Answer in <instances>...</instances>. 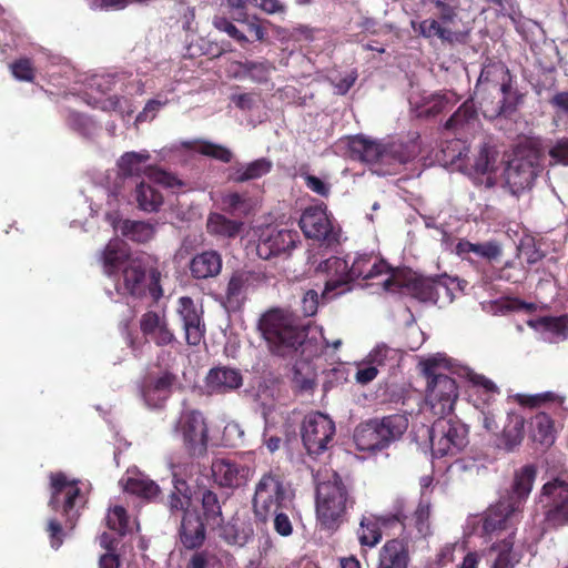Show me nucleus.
Masks as SVG:
<instances>
[{"label": "nucleus", "instance_id": "nucleus-28", "mask_svg": "<svg viewBox=\"0 0 568 568\" xmlns=\"http://www.w3.org/2000/svg\"><path fill=\"white\" fill-rule=\"evenodd\" d=\"M419 34L427 39L437 38L449 45L466 44L469 39L468 31H453L437 19H425L419 23Z\"/></svg>", "mask_w": 568, "mask_h": 568}, {"label": "nucleus", "instance_id": "nucleus-21", "mask_svg": "<svg viewBox=\"0 0 568 568\" xmlns=\"http://www.w3.org/2000/svg\"><path fill=\"white\" fill-rule=\"evenodd\" d=\"M140 329L143 336L159 347L173 346L178 343L165 313L148 311L140 317Z\"/></svg>", "mask_w": 568, "mask_h": 568}, {"label": "nucleus", "instance_id": "nucleus-29", "mask_svg": "<svg viewBox=\"0 0 568 568\" xmlns=\"http://www.w3.org/2000/svg\"><path fill=\"white\" fill-rule=\"evenodd\" d=\"M537 476V469L534 465H525L515 473L511 491L504 496L511 500V504L523 510L524 503L529 496L534 481Z\"/></svg>", "mask_w": 568, "mask_h": 568}, {"label": "nucleus", "instance_id": "nucleus-35", "mask_svg": "<svg viewBox=\"0 0 568 568\" xmlns=\"http://www.w3.org/2000/svg\"><path fill=\"white\" fill-rule=\"evenodd\" d=\"M456 254L463 260H468L470 253L489 262L497 260L501 255V247L495 241L484 243H471L468 240H459L456 244Z\"/></svg>", "mask_w": 568, "mask_h": 568}, {"label": "nucleus", "instance_id": "nucleus-38", "mask_svg": "<svg viewBox=\"0 0 568 568\" xmlns=\"http://www.w3.org/2000/svg\"><path fill=\"white\" fill-rule=\"evenodd\" d=\"M514 545L515 532L510 531L504 539L490 546L489 554L496 555L491 568H514L519 562L514 552Z\"/></svg>", "mask_w": 568, "mask_h": 568}, {"label": "nucleus", "instance_id": "nucleus-24", "mask_svg": "<svg viewBox=\"0 0 568 568\" xmlns=\"http://www.w3.org/2000/svg\"><path fill=\"white\" fill-rule=\"evenodd\" d=\"M504 175L511 193L519 194L524 190L531 187L536 178V169L530 160L514 158L508 161Z\"/></svg>", "mask_w": 568, "mask_h": 568}, {"label": "nucleus", "instance_id": "nucleus-18", "mask_svg": "<svg viewBox=\"0 0 568 568\" xmlns=\"http://www.w3.org/2000/svg\"><path fill=\"white\" fill-rule=\"evenodd\" d=\"M298 225L307 239L327 243L337 241L338 235L334 232L326 206L323 204L306 207L300 217Z\"/></svg>", "mask_w": 568, "mask_h": 568}, {"label": "nucleus", "instance_id": "nucleus-41", "mask_svg": "<svg viewBox=\"0 0 568 568\" xmlns=\"http://www.w3.org/2000/svg\"><path fill=\"white\" fill-rule=\"evenodd\" d=\"M138 207L144 212H158L163 204L162 193L151 184L141 182L134 190Z\"/></svg>", "mask_w": 568, "mask_h": 568}, {"label": "nucleus", "instance_id": "nucleus-62", "mask_svg": "<svg viewBox=\"0 0 568 568\" xmlns=\"http://www.w3.org/2000/svg\"><path fill=\"white\" fill-rule=\"evenodd\" d=\"M499 410L493 406L491 402L484 403L479 412V420L487 432H496L499 427L497 423Z\"/></svg>", "mask_w": 568, "mask_h": 568}, {"label": "nucleus", "instance_id": "nucleus-53", "mask_svg": "<svg viewBox=\"0 0 568 568\" xmlns=\"http://www.w3.org/2000/svg\"><path fill=\"white\" fill-rule=\"evenodd\" d=\"M497 158L498 152L495 150V148L488 144H484L480 146L475 158L473 169L478 174L491 173L496 170Z\"/></svg>", "mask_w": 568, "mask_h": 568}, {"label": "nucleus", "instance_id": "nucleus-10", "mask_svg": "<svg viewBox=\"0 0 568 568\" xmlns=\"http://www.w3.org/2000/svg\"><path fill=\"white\" fill-rule=\"evenodd\" d=\"M336 433L335 423L321 412H311L305 415L301 436L303 445L310 456H320L333 446Z\"/></svg>", "mask_w": 568, "mask_h": 568}, {"label": "nucleus", "instance_id": "nucleus-16", "mask_svg": "<svg viewBox=\"0 0 568 568\" xmlns=\"http://www.w3.org/2000/svg\"><path fill=\"white\" fill-rule=\"evenodd\" d=\"M176 314L181 321L186 344L200 345L206 333L203 307L197 305L192 297L181 296L178 300Z\"/></svg>", "mask_w": 568, "mask_h": 568}, {"label": "nucleus", "instance_id": "nucleus-19", "mask_svg": "<svg viewBox=\"0 0 568 568\" xmlns=\"http://www.w3.org/2000/svg\"><path fill=\"white\" fill-rule=\"evenodd\" d=\"M262 278V274L253 270L234 271L226 285L223 297L224 307L229 311H239L246 300L248 288L255 286Z\"/></svg>", "mask_w": 568, "mask_h": 568}, {"label": "nucleus", "instance_id": "nucleus-42", "mask_svg": "<svg viewBox=\"0 0 568 568\" xmlns=\"http://www.w3.org/2000/svg\"><path fill=\"white\" fill-rule=\"evenodd\" d=\"M477 119V110L473 99H467L444 123V129L457 133Z\"/></svg>", "mask_w": 568, "mask_h": 568}, {"label": "nucleus", "instance_id": "nucleus-2", "mask_svg": "<svg viewBox=\"0 0 568 568\" xmlns=\"http://www.w3.org/2000/svg\"><path fill=\"white\" fill-rule=\"evenodd\" d=\"M354 505L355 498L338 473L332 471L316 484V516L322 527L336 529Z\"/></svg>", "mask_w": 568, "mask_h": 568}, {"label": "nucleus", "instance_id": "nucleus-3", "mask_svg": "<svg viewBox=\"0 0 568 568\" xmlns=\"http://www.w3.org/2000/svg\"><path fill=\"white\" fill-rule=\"evenodd\" d=\"M295 494L282 474L268 471L255 485L252 509L255 520L266 524L272 511L294 508Z\"/></svg>", "mask_w": 568, "mask_h": 568}, {"label": "nucleus", "instance_id": "nucleus-63", "mask_svg": "<svg viewBox=\"0 0 568 568\" xmlns=\"http://www.w3.org/2000/svg\"><path fill=\"white\" fill-rule=\"evenodd\" d=\"M546 329L558 335H567L568 333V316H545L538 321Z\"/></svg>", "mask_w": 568, "mask_h": 568}, {"label": "nucleus", "instance_id": "nucleus-45", "mask_svg": "<svg viewBox=\"0 0 568 568\" xmlns=\"http://www.w3.org/2000/svg\"><path fill=\"white\" fill-rule=\"evenodd\" d=\"M203 517L209 526H221L223 521L222 506L217 494L211 489L201 493Z\"/></svg>", "mask_w": 568, "mask_h": 568}, {"label": "nucleus", "instance_id": "nucleus-31", "mask_svg": "<svg viewBox=\"0 0 568 568\" xmlns=\"http://www.w3.org/2000/svg\"><path fill=\"white\" fill-rule=\"evenodd\" d=\"M409 547L405 539H390L384 544L379 552V567L407 568L409 564Z\"/></svg>", "mask_w": 568, "mask_h": 568}, {"label": "nucleus", "instance_id": "nucleus-47", "mask_svg": "<svg viewBox=\"0 0 568 568\" xmlns=\"http://www.w3.org/2000/svg\"><path fill=\"white\" fill-rule=\"evenodd\" d=\"M150 154L144 152H126L119 162L118 166L124 176H139L144 169V164L150 160Z\"/></svg>", "mask_w": 568, "mask_h": 568}, {"label": "nucleus", "instance_id": "nucleus-1", "mask_svg": "<svg viewBox=\"0 0 568 568\" xmlns=\"http://www.w3.org/2000/svg\"><path fill=\"white\" fill-rule=\"evenodd\" d=\"M258 329L270 351L277 356L287 357L301 349L304 356L312 341L307 339L306 326L288 311L273 308L262 315Z\"/></svg>", "mask_w": 568, "mask_h": 568}, {"label": "nucleus", "instance_id": "nucleus-15", "mask_svg": "<svg viewBox=\"0 0 568 568\" xmlns=\"http://www.w3.org/2000/svg\"><path fill=\"white\" fill-rule=\"evenodd\" d=\"M298 243H301V239L295 230L266 229L258 237L256 254L265 261L282 255H290Z\"/></svg>", "mask_w": 568, "mask_h": 568}, {"label": "nucleus", "instance_id": "nucleus-20", "mask_svg": "<svg viewBox=\"0 0 568 568\" xmlns=\"http://www.w3.org/2000/svg\"><path fill=\"white\" fill-rule=\"evenodd\" d=\"M324 271L327 278L322 293L323 300H333L352 290L354 281L348 272V262L346 260L332 256L324 262Z\"/></svg>", "mask_w": 568, "mask_h": 568}, {"label": "nucleus", "instance_id": "nucleus-33", "mask_svg": "<svg viewBox=\"0 0 568 568\" xmlns=\"http://www.w3.org/2000/svg\"><path fill=\"white\" fill-rule=\"evenodd\" d=\"M384 152L385 165L395 166L413 161L417 156L419 149L414 140H396L386 143Z\"/></svg>", "mask_w": 568, "mask_h": 568}, {"label": "nucleus", "instance_id": "nucleus-44", "mask_svg": "<svg viewBox=\"0 0 568 568\" xmlns=\"http://www.w3.org/2000/svg\"><path fill=\"white\" fill-rule=\"evenodd\" d=\"M531 437L534 442L541 445H550L554 442V420L551 417L544 413H537L530 422Z\"/></svg>", "mask_w": 568, "mask_h": 568}, {"label": "nucleus", "instance_id": "nucleus-56", "mask_svg": "<svg viewBox=\"0 0 568 568\" xmlns=\"http://www.w3.org/2000/svg\"><path fill=\"white\" fill-rule=\"evenodd\" d=\"M12 75L24 82H33L36 79V68L29 58H20L10 64Z\"/></svg>", "mask_w": 568, "mask_h": 568}, {"label": "nucleus", "instance_id": "nucleus-6", "mask_svg": "<svg viewBox=\"0 0 568 568\" xmlns=\"http://www.w3.org/2000/svg\"><path fill=\"white\" fill-rule=\"evenodd\" d=\"M161 272L150 263L149 257L138 256L128 260L122 270L124 291L136 298L149 294L158 302L163 296Z\"/></svg>", "mask_w": 568, "mask_h": 568}, {"label": "nucleus", "instance_id": "nucleus-14", "mask_svg": "<svg viewBox=\"0 0 568 568\" xmlns=\"http://www.w3.org/2000/svg\"><path fill=\"white\" fill-rule=\"evenodd\" d=\"M478 82H494L500 84L503 99L498 108V114H510L521 102V95L513 92V77L508 67L501 61L489 62L481 69Z\"/></svg>", "mask_w": 568, "mask_h": 568}, {"label": "nucleus", "instance_id": "nucleus-43", "mask_svg": "<svg viewBox=\"0 0 568 568\" xmlns=\"http://www.w3.org/2000/svg\"><path fill=\"white\" fill-rule=\"evenodd\" d=\"M358 541L363 547L373 548L382 540V529L377 515L363 516L356 531Z\"/></svg>", "mask_w": 568, "mask_h": 568}, {"label": "nucleus", "instance_id": "nucleus-27", "mask_svg": "<svg viewBox=\"0 0 568 568\" xmlns=\"http://www.w3.org/2000/svg\"><path fill=\"white\" fill-rule=\"evenodd\" d=\"M222 267V256L215 250H206L195 254L189 264L191 276L194 280L214 278L221 274Z\"/></svg>", "mask_w": 568, "mask_h": 568}, {"label": "nucleus", "instance_id": "nucleus-55", "mask_svg": "<svg viewBox=\"0 0 568 568\" xmlns=\"http://www.w3.org/2000/svg\"><path fill=\"white\" fill-rule=\"evenodd\" d=\"M294 508L277 509L272 511L273 527L276 534L282 537H288L293 534V523L291 516H293Z\"/></svg>", "mask_w": 568, "mask_h": 568}, {"label": "nucleus", "instance_id": "nucleus-32", "mask_svg": "<svg viewBox=\"0 0 568 568\" xmlns=\"http://www.w3.org/2000/svg\"><path fill=\"white\" fill-rule=\"evenodd\" d=\"M385 144L371 141L363 136H355L349 142V151L354 159L368 164L385 165Z\"/></svg>", "mask_w": 568, "mask_h": 568}, {"label": "nucleus", "instance_id": "nucleus-37", "mask_svg": "<svg viewBox=\"0 0 568 568\" xmlns=\"http://www.w3.org/2000/svg\"><path fill=\"white\" fill-rule=\"evenodd\" d=\"M458 101L459 97L454 92L435 93L417 109V116L423 119L435 118L450 110Z\"/></svg>", "mask_w": 568, "mask_h": 568}, {"label": "nucleus", "instance_id": "nucleus-59", "mask_svg": "<svg viewBox=\"0 0 568 568\" xmlns=\"http://www.w3.org/2000/svg\"><path fill=\"white\" fill-rule=\"evenodd\" d=\"M455 284H457V278L446 274L435 276V303H437L440 297L452 301L454 297L453 286Z\"/></svg>", "mask_w": 568, "mask_h": 568}, {"label": "nucleus", "instance_id": "nucleus-26", "mask_svg": "<svg viewBox=\"0 0 568 568\" xmlns=\"http://www.w3.org/2000/svg\"><path fill=\"white\" fill-rule=\"evenodd\" d=\"M525 438V417L516 412H508L506 424L497 436L496 446L507 453L515 452Z\"/></svg>", "mask_w": 568, "mask_h": 568}, {"label": "nucleus", "instance_id": "nucleus-57", "mask_svg": "<svg viewBox=\"0 0 568 568\" xmlns=\"http://www.w3.org/2000/svg\"><path fill=\"white\" fill-rule=\"evenodd\" d=\"M516 398L520 405L531 407V408L540 407L542 404L548 403V402H558L559 404H561L564 402L562 397H559L558 395H556L551 392H546V393L536 394V395L518 394Z\"/></svg>", "mask_w": 568, "mask_h": 568}, {"label": "nucleus", "instance_id": "nucleus-39", "mask_svg": "<svg viewBox=\"0 0 568 568\" xmlns=\"http://www.w3.org/2000/svg\"><path fill=\"white\" fill-rule=\"evenodd\" d=\"M273 163L266 158L257 159L247 164H240L233 169L230 179L236 183H243L260 179L271 172Z\"/></svg>", "mask_w": 568, "mask_h": 568}, {"label": "nucleus", "instance_id": "nucleus-12", "mask_svg": "<svg viewBox=\"0 0 568 568\" xmlns=\"http://www.w3.org/2000/svg\"><path fill=\"white\" fill-rule=\"evenodd\" d=\"M541 496L544 505L545 529H557L568 525V481L559 477L544 484Z\"/></svg>", "mask_w": 568, "mask_h": 568}, {"label": "nucleus", "instance_id": "nucleus-25", "mask_svg": "<svg viewBox=\"0 0 568 568\" xmlns=\"http://www.w3.org/2000/svg\"><path fill=\"white\" fill-rule=\"evenodd\" d=\"M180 541L184 548L193 550L203 546L206 539L205 524L196 510H186L183 514L179 529Z\"/></svg>", "mask_w": 568, "mask_h": 568}, {"label": "nucleus", "instance_id": "nucleus-8", "mask_svg": "<svg viewBox=\"0 0 568 568\" xmlns=\"http://www.w3.org/2000/svg\"><path fill=\"white\" fill-rule=\"evenodd\" d=\"M78 484V480L69 479L62 471L50 474L51 496L48 506L54 511H61L71 528L79 517L80 506L84 504V497Z\"/></svg>", "mask_w": 568, "mask_h": 568}, {"label": "nucleus", "instance_id": "nucleus-48", "mask_svg": "<svg viewBox=\"0 0 568 568\" xmlns=\"http://www.w3.org/2000/svg\"><path fill=\"white\" fill-rule=\"evenodd\" d=\"M124 490L138 497L152 500L160 494V487L155 481L145 477H129Z\"/></svg>", "mask_w": 568, "mask_h": 568}, {"label": "nucleus", "instance_id": "nucleus-36", "mask_svg": "<svg viewBox=\"0 0 568 568\" xmlns=\"http://www.w3.org/2000/svg\"><path fill=\"white\" fill-rule=\"evenodd\" d=\"M254 536L251 523L241 518H232L229 523L221 526L220 537L229 545L244 546Z\"/></svg>", "mask_w": 568, "mask_h": 568}, {"label": "nucleus", "instance_id": "nucleus-17", "mask_svg": "<svg viewBox=\"0 0 568 568\" xmlns=\"http://www.w3.org/2000/svg\"><path fill=\"white\" fill-rule=\"evenodd\" d=\"M521 509L511 500L501 497L495 505L490 506L484 515L483 532L491 536L503 530L514 531L516 534V525L520 520Z\"/></svg>", "mask_w": 568, "mask_h": 568}, {"label": "nucleus", "instance_id": "nucleus-9", "mask_svg": "<svg viewBox=\"0 0 568 568\" xmlns=\"http://www.w3.org/2000/svg\"><path fill=\"white\" fill-rule=\"evenodd\" d=\"M176 430L182 436V446L192 459H200L207 454L209 428L202 412L184 410L176 424Z\"/></svg>", "mask_w": 568, "mask_h": 568}, {"label": "nucleus", "instance_id": "nucleus-61", "mask_svg": "<svg viewBox=\"0 0 568 568\" xmlns=\"http://www.w3.org/2000/svg\"><path fill=\"white\" fill-rule=\"evenodd\" d=\"M548 155L552 164H561L568 166V136L558 139L549 149Z\"/></svg>", "mask_w": 568, "mask_h": 568}, {"label": "nucleus", "instance_id": "nucleus-34", "mask_svg": "<svg viewBox=\"0 0 568 568\" xmlns=\"http://www.w3.org/2000/svg\"><path fill=\"white\" fill-rule=\"evenodd\" d=\"M244 223L232 220L221 213H210L206 221L207 233L220 239H235L240 235Z\"/></svg>", "mask_w": 568, "mask_h": 568}, {"label": "nucleus", "instance_id": "nucleus-49", "mask_svg": "<svg viewBox=\"0 0 568 568\" xmlns=\"http://www.w3.org/2000/svg\"><path fill=\"white\" fill-rule=\"evenodd\" d=\"M379 527L388 529L394 528L395 526H400L403 529L406 527V521L408 520L407 516V505L403 498H397L392 506V510L387 514L377 516Z\"/></svg>", "mask_w": 568, "mask_h": 568}, {"label": "nucleus", "instance_id": "nucleus-5", "mask_svg": "<svg viewBox=\"0 0 568 568\" xmlns=\"http://www.w3.org/2000/svg\"><path fill=\"white\" fill-rule=\"evenodd\" d=\"M445 358L429 357L423 362V373L427 378L425 402L434 416L443 417L453 413L458 398L456 381L439 372Z\"/></svg>", "mask_w": 568, "mask_h": 568}, {"label": "nucleus", "instance_id": "nucleus-64", "mask_svg": "<svg viewBox=\"0 0 568 568\" xmlns=\"http://www.w3.org/2000/svg\"><path fill=\"white\" fill-rule=\"evenodd\" d=\"M474 382L475 385L480 387L483 390L481 395L484 396V403L491 402L494 397L499 394V388L497 387V385L485 376H477Z\"/></svg>", "mask_w": 568, "mask_h": 568}, {"label": "nucleus", "instance_id": "nucleus-23", "mask_svg": "<svg viewBox=\"0 0 568 568\" xmlns=\"http://www.w3.org/2000/svg\"><path fill=\"white\" fill-rule=\"evenodd\" d=\"M211 471L220 487L236 488L246 481L250 468L227 458H216L212 462Z\"/></svg>", "mask_w": 568, "mask_h": 568}, {"label": "nucleus", "instance_id": "nucleus-40", "mask_svg": "<svg viewBox=\"0 0 568 568\" xmlns=\"http://www.w3.org/2000/svg\"><path fill=\"white\" fill-rule=\"evenodd\" d=\"M131 258L119 241L109 242L102 253L104 271L109 276L116 274L119 270H123L128 260Z\"/></svg>", "mask_w": 568, "mask_h": 568}, {"label": "nucleus", "instance_id": "nucleus-22", "mask_svg": "<svg viewBox=\"0 0 568 568\" xmlns=\"http://www.w3.org/2000/svg\"><path fill=\"white\" fill-rule=\"evenodd\" d=\"M203 383V392L207 396L225 395L243 385V376L237 368L219 365L207 372Z\"/></svg>", "mask_w": 568, "mask_h": 568}, {"label": "nucleus", "instance_id": "nucleus-11", "mask_svg": "<svg viewBox=\"0 0 568 568\" xmlns=\"http://www.w3.org/2000/svg\"><path fill=\"white\" fill-rule=\"evenodd\" d=\"M383 287L389 292H405L420 302L435 304V277H427L409 268H396L383 282Z\"/></svg>", "mask_w": 568, "mask_h": 568}, {"label": "nucleus", "instance_id": "nucleus-30", "mask_svg": "<svg viewBox=\"0 0 568 568\" xmlns=\"http://www.w3.org/2000/svg\"><path fill=\"white\" fill-rule=\"evenodd\" d=\"M394 270L383 260H378L369 254L357 256L352 265H348V272L353 281L358 278L372 280L382 274H392Z\"/></svg>", "mask_w": 568, "mask_h": 568}, {"label": "nucleus", "instance_id": "nucleus-13", "mask_svg": "<svg viewBox=\"0 0 568 568\" xmlns=\"http://www.w3.org/2000/svg\"><path fill=\"white\" fill-rule=\"evenodd\" d=\"M178 384V375L170 369L151 372L142 378L140 393L148 407L163 408Z\"/></svg>", "mask_w": 568, "mask_h": 568}, {"label": "nucleus", "instance_id": "nucleus-46", "mask_svg": "<svg viewBox=\"0 0 568 568\" xmlns=\"http://www.w3.org/2000/svg\"><path fill=\"white\" fill-rule=\"evenodd\" d=\"M174 489L171 491L168 498V506L172 513L183 510V514L189 509L191 504L190 487L186 480L178 478V474L174 471Z\"/></svg>", "mask_w": 568, "mask_h": 568}, {"label": "nucleus", "instance_id": "nucleus-4", "mask_svg": "<svg viewBox=\"0 0 568 568\" xmlns=\"http://www.w3.org/2000/svg\"><path fill=\"white\" fill-rule=\"evenodd\" d=\"M408 428V418L404 414L374 417L361 423L354 433L358 450L381 452L398 442Z\"/></svg>", "mask_w": 568, "mask_h": 568}, {"label": "nucleus", "instance_id": "nucleus-7", "mask_svg": "<svg viewBox=\"0 0 568 568\" xmlns=\"http://www.w3.org/2000/svg\"><path fill=\"white\" fill-rule=\"evenodd\" d=\"M468 427L456 416L438 417L429 432L433 456H456L468 445Z\"/></svg>", "mask_w": 568, "mask_h": 568}, {"label": "nucleus", "instance_id": "nucleus-51", "mask_svg": "<svg viewBox=\"0 0 568 568\" xmlns=\"http://www.w3.org/2000/svg\"><path fill=\"white\" fill-rule=\"evenodd\" d=\"M240 69L244 77L250 78L256 83H266L270 81V75L274 65L268 61H244L240 62Z\"/></svg>", "mask_w": 568, "mask_h": 568}, {"label": "nucleus", "instance_id": "nucleus-58", "mask_svg": "<svg viewBox=\"0 0 568 568\" xmlns=\"http://www.w3.org/2000/svg\"><path fill=\"white\" fill-rule=\"evenodd\" d=\"M213 26L217 30L227 33L229 37H231L241 44L248 42L246 36L243 32H241L227 18L223 16H215L213 18Z\"/></svg>", "mask_w": 568, "mask_h": 568}, {"label": "nucleus", "instance_id": "nucleus-54", "mask_svg": "<svg viewBox=\"0 0 568 568\" xmlns=\"http://www.w3.org/2000/svg\"><path fill=\"white\" fill-rule=\"evenodd\" d=\"M106 526L124 536L129 529V516L126 509L122 506H114L106 515Z\"/></svg>", "mask_w": 568, "mask_h": 568}, {"label": "nucleus", "instance_id": "nucleus-50", "mask_svg": "<svg viewBox=\"0 0 568 568\" xmlns=\"http://www.w3.org/2000/svg\"><path fill=\"white\" fill-rule=\"evenodd\" d=\"M185 145L186 148L193 149L195 152L204 156L219 160L223 163H230L233 158L231 150L221 144L213 143L211 141L199 140L193 142V145H191V143H187Z\"/></svg>", "mask_w": 568, "mask_h": 568}, {"label": "nucleus", "instance_id": "nucleus-52", "mask_svg": "<svg viewBox=\"0 0 568 568\" xmlns=\"http://www.w3.org/2000/svg\"><path fill=\"white\" fill-rule=\"evenodd\" d=\"M121 232L123 236L131 241L145 243L152 239L154 230L146 222L125 220L122 223Z\"/></svg>", "mask_w": 568, "mask_h": 568}, {"label": "nucleus", "instance_id": "nucleus-60", "mask_svg": "<svg viewBox=\"0 0 568 568\" xmlns=\"http://www.w3.org/2000/svg\"><path fill=\"white\" fill-rule=\"evenodd\" d=\"M430 506L428 503L420 500L414 511L413 520L418 532L426 535L429 530Z\"/></svg>", "mask_w": 568, "mask_h": 568}]
</instances>
